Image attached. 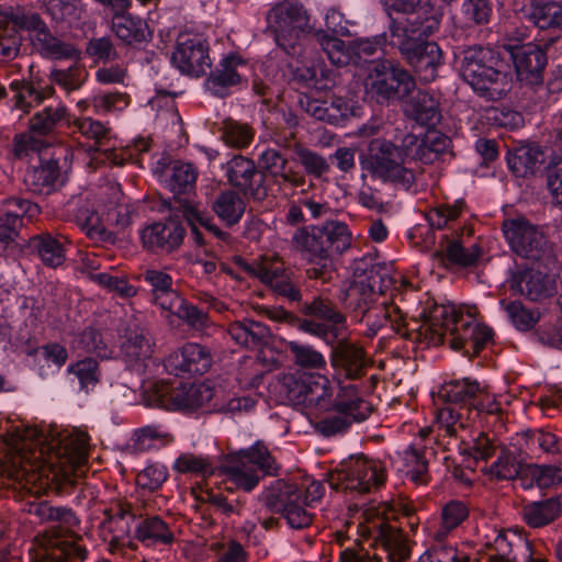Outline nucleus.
Returning a JSON list of instances; mask_svg holds the SVG:
<instances>
[{
  "label": "nucleus",
  "instance_id": "nucleus-54",
  "mask_svg": "<svg viewBox=\"0 0 562 562\" xmlns=\"http://www.w3.org/2000/svg\"><path fill=\"white\" fill-rule=\"evenodd\" d=\"M294 154L305 171V177L311 176L315 179H324L330 171L328 160L317 151L302 145H296L294 146Z\"/></svg>",
  "mask_w": 562,
  "mask_h": 562
},
{
  "label": "nucleus",
  "instance_id": "nucleus-49",
  "mask_svg": "<svg viewBox=\"0 0 562 562\" xmlns=\"http://www.w3.org/2000/svg\"><path fill=\"white\" fill-rule=\"evenodd\" d=\"M88 551L74 541L56 540L38 554V562H83Z\"/></svg>",
  "mask_w": 562,
  "mask_h": 562
},
{
  "label": "nucleus",
  "instance_id": "nucleus-56",
  "mask_svg": "<svg viewBox=\"0 0 562 562\" xmlns=\"http://www.w3.org/2000/svg\"><path fill=\"white\" fill-rule=\"evenodd\" d=\"M68 372L78 380L81 390L89 392L100 382L101 371L99 363L93 358H85L68 367Z\"/></svg>",
  "mask_w": 562,
  "mask_h": 562
},
{
  "label": "nucleus",
  "instance_id": "nucleus-28",
  "mask_svg": "<svg viewBox=\"0 0 562 562\" xmlns=\"http://www.w3.org/2000/svg\"><path fill=\"white\" fill-rule=\"evenodd\" d=\"M403 113L420 125L435 126L441 119L439 101L425 90H413L408 97H403Z\"/></svg>",
  "mask_w": 562,
  "mask_h": 562
},
{
  "label": "nucleus",
  "instance_id": "nucleus-48",
  "mask_svg": "<svg viewBox=\"0 0 562 562\" xmlns=\"http://www.w3.org/2000/svg\"><path fill=\"white\" fill-rule=\"evenodd\" d=\"M544 160L543 151L537 146L516 149L508 157V166L517 177L533 175Z\"/></svg>",
  "mask_w": 562,
  "mask_h": 562
},
{
  "label": "nucleus",
  "instance_id": "nucleus-17",
  "mask_svg": "<svg viewBox=\"0 0 562 562\" xmlns=\"http://www.w3.org/2000/svg\"><path fill=\"white\" fill-rule=\"evenodd\" d=\"M398 49L407 64L413 67L419 79L430 82L436 79L442 53L435 42L422 38H404L397 43Z\"/></svg>",
  "mask_w": 562,
  "mask_h": 562
},
{
  "label": "nucleus",
  "instance_id": "nucleus-1",
  "mask_svg": "<svg viewBox=\"0 0 562 562\" xmlns=\"http://www.w3.org/2000/svg\"><path fill=\"white\" fill-rule=\"evenodd\" d=\"M392 278L387 267L375 263L371 258H361L353 262V279L340 291L339 300L350 311L351 317L364 327V336L372 338L390 325L391 329L406 339L415 335L416 321L407 323L398 305L386 296Z\"/></svg>",
  "mask_w": 562,
  "mask_h": 562
},
{
  "label": "nucleus",
  "instance_id": "nucleus-30",
  "mask_svg": "<svg viewBox=\"0 0 562 562\" xmlns=\"http://www.w3.org/2000/svg\"><path fill=\"white\" fill-rule=\"evenodd\" d=\"M339 391L336 398L329 406L336 413H344L355 418L358 422H362L369 417L371 413L370 404L361 397V389L358 383L341 381L338 383Z\"/></svg>",
  "mask_w": 562,
  "mask_h": 562
},
{
  "label": "nucleus",
  "instance_id": "nucleus-29",
  "mask_svg": "<svg viewBox=\"0 0 562 562\" xmlns=\"http://www.w3.org/2000/svg\"><path fill=\"white\" fill-rule=\"evenodd\" d=\"M509 289L531 300L539 301L550 296L553 284L547 273L535 269H520L512 272Z\"/></svg>",
  "mask_w": 562,
  "mask_h": 562
},
{
  "label": "nucleus",
  "instance_id": "nucleus-46",
  "mask_svg": "<svg viewBox=\"0 0 562 562\" xmlns=\"http://www.w3.org/2000/svg\"><path fill=\"white\" fill-rule=\"evenodd\" d=\"M135 537L146 544H171L175 540L169 526L158 516L143 519L136 527Z\"/></svg>",
  "mask_w": 562,
  "mask_h": 562
},
{
  "label": "nucleus",
  "instance_id": "nucleus-32",
  "mask_svg": "<svg viewBox=\"0 0 562 562\" xmlns=\"http://www.w3.org/2000/svg\"><path fill=\"white\" fill-rule=\"evenodd\" d=\"M65 243V236L55 237L49 233H41L32 236L26 247L31 254L38 256L44 266L56 269L66 260Z\"/></svg>",
  "mask_w": 562,
  "mask_h": 562
},
{
  "label": "nucleus",
  "instance_id": "nucleus-23",
  "mask_svg": "<svg viewBox=\"0 0 562 562\" xmlns=\"http://www.w3.org/2000/svg\"><path fill=\"white\" fill-rule=\"evenodd\" d=\"M164 364L166 370L173 375L203 374L212 364V356L206 347L189 342L181 349L171 352Z\"/></svg>",
  "mask_w": 562,
  "mask_h": 562
},
{
  "label": "nucleus",
  "instance_id": "nucleus-35",
  "mask_svg": "<svg viewBox=\"0 0 562 562\" xmlns=\"http://www.w3.org/2000/svg\"><path fill=\"white\" fill-rule=\"evenodd\" d=\"M142 276L150 286L151 302L161 310L171 308L181 302V295L173 289V279L169 273L158 269H146Z\"/></svg>",
  "mask_w": 562,
  "mask_h": 562
},
{
  "label": "nucleus",
  "instance_id": "nucleus-53",
  "mask_svg": "<svg viewBox=\"0 0 562 562\" xmlns=\"http://www.w3.org/2000/svg\"><path fill=\"white\" fill-rule=\"evenodd\" d=\"M492 7L487 0H464L457 21L462 27L483 25L490 22Z\"/></svg>",
  "mask_w": 562,
  "mask_h": 562
},
{
  "label": "nucleus",
  "instance_id": "nucleus-52",
  "mask_svg": "<svg viewBox=\"0 0 562 562\" xmlns=\"http://www.w3.org/2000/svg\"><path fill=\"white\" fill-rule=\"evenodd\" d=\"M527 453L537 456L540 452L559 454L562 452V441L555 435L542 429L527 430L522 434Z\"/></svg>",
  "mask_w": 562,
  "mask_h": 562
},
{
  "label": "nucleus",
  "instance_id": "nucleus-9",
  "mask_svg": "<svg viewBox=\"0 0 562 562\" xmlns=\"http://www.w3.org/2000/svg\"><path fill=\"white\" fill-rule=\"evenodd\" d=\"M268 30L277 45L289 55H296L301 41L312 34L313 27L305 8L297 2L282 1L267 13Z\"/></svg>",
  "mask_w": 562,
  "mask_h": 562
},
{
  "label": "nucleus",
  "instance_id": "nucleus-14",
  "mask_svg": "<svg viewBox=\"0 0 562 562\" xmlns=\"http://www.w3.org/2000/svg\"><path fill=\"white\" fill-rule=\"evenodd\" d=\"M384 480L385 473L381 463L364 457L350 458L328 477L333 488L350 490L361 494L380 486Z\"/></svg>",
  "mask_w": 562,
  "mask_h": 562
},
{
  "label": "nucleus",
  "instance_id": "nucleus-55",
  "mask_svg": "<svg viewBox=\"0 0 562 562\" xmlns=\"http://www.w3.org/2000/svg\"><path fill=\"white\" fill-rule=\"evenodd\" d=\"M520 464L513 452L501 448L496 460L488 468L483 469V471L497 480H513L519 474Z\"/></svg>",
  "mask_w": 562,
  "mask_h": 562
},
{
  "label": "nucleus",
  "instance_id": "nucleus-10",
  "mask_svg": "<svg viewBox=\"0 0 562 562\" xmlns=\"http://www.w3.org/2000/svg\"><path fill=\"white\" fill-rule=\"evenodd\" d=\"M502 232L510 250L520 258L548 267L554 263L553 248L540 227L526 216L517 215L503 221Z\"/></svg>",
  "mask_w": 562,
  "mask_h": 562
},
{
  "label": "nucleus",
  "instance_id": "nucleus-21",
  "mask_svg": "<svg viewBox=\"0 0 562 562\" xmlns=\"http://www.w3.org/2000/svg\"><path fill=\"white\" fill-rule=\"evenodd\" d=\"M186 229L180 221L170 217L156 222L142 231L144 248L155 254H171L183 243Z\"/></svg>",
  "mask_w": 562,
  "mask_h": 562
},
{
  "label": "nucleus",
  "instance_id": "nucleus-19",
  "mask_svg": "<svg viewBox=\"0 0 562 562\" xmlns=\"http://www.w3.org/2000/svg\"><path fill=\"white\" fill-rule=\"evenodd\" d=\"M228 183L245 195L255 200H263L267 195L266 178L257 169L255 161L241 155H235L224 165Z\"/></svg>",
  "mask_w": 562,
  "mask_h": 562
},
{
  "label": "nucleus",
  "instance_id": "nucleus-13",
  "mask_svg": "<svg viewBox=\"0 0 562 562\" xmlns=\"http://www.w3.org/2000/svg\"><path fill=\"white\" fill-rule=\"evenodd\" d=\"M367 93L379 103L408 97L415 89L413 76L390 61L373 63L366 83Z\"/></svg>",
  "mask_w": 562,
  "mask_h": 562
},
{
  "label": "nucleus",
  "instance_id": "nucleus-6",
  "mask_svg": "<svg viewBox=\"0 0 562 562\" xmlns=\"http://www.w3.org/2000/svg\"><path fill=\"white\" fill-rule=\"evenodd\" d=\"M227 483L244 492H251L265 476H278L280 465L262 441L229 452L217 469Z\"/></svg>",
  "mask_w": 562,
  "mask_h": 562
},
{
  "label": "nucleus",
  "instance_id": "nucleus-20",
  "mask_svg": "<svg viewBox=\"0 0 562 562\" xmlns=\"http://www.w3.org/2000/svg\"><path fill=\"white\" fill-rule=\"evenodd\" d=\"M331 366L338 383L341 381L356 382L367 375L371 362L362 347L340 341L333 349Z\"/></svg>",
  "mask_w": 562,
  "mask_h": 562
},
{
  "label": "nucleus",
  "instance_id": "nucleus-38",
  "mask_svg": "<svg viewBox=\"0 0 562 562\" xmlns=\"http://www.w3.org/2000/svg\"><path fill=\"white\" fill-rule=\"evenodd\" d=\"M302 496L303 491L297 484L277 480L262 493L260 499L271 513L282 514L294 502H301Z\"/></svg>",
  "mask_w": 562,
  "mask_h": 562
},
{
  "label": "nucleus",
  "instance_id": "nucleus-11",
  "mask_svg": "<svg viewBox=\"0 0 562 562\" xmlns=\"http://www.w3.org/2000/svg\"><path fill=\"white\" fill-rule=\"evenodd\" d=\"M391 10L397 15L392 18L390 32L398 41L428 37L439 29L441 14L427 0H394Z\"/></svg>",
  "mask_w": 562,
  "mask_h": 562
},
{
  "label": "nucleus",
  "instance_id": "nucleus-31",
  "mask_svg": "<svg viewBox=\"0 0 562 562\" xmlns=\"http://www.w3.org/2000/svg\"><path fill=\"white\" fill-rule=\"evenodd\" d=\"M374 542L387 553L389 562H406L411 558V546L401 528L382 521L375 527Z\"/></svg>",
  "mask_w": 562,
  "mask_h": 562
},
{
  "label": "nucleus",
  "instance_id": "nucleus-47",
  "mask_svg": "<svg viewBox=\"0 0 562 562\" xmlns=\"http://www.w3.org/2000/svg\"><path fill=\"white\" fill-rule=\"evenodd\" d=\"M245 207L241 196L233 190L221 192L212 204L215 214L229 226L240 221Z\"/></svg>",
  "mask_w": 562,
  "mask_h": 562
},
{
  "label": "nucleus",
  "instance_id": "nucleus-26",
  "mask_svg": "<svg viewBox=\"0 0 562 562\" xmlns=\"http://www.w3.org/2000/svg\"><path fill=\"white\" fill-rule=\"evenodd\" d=\"M520 516L530 529H542L553 525L562 518V494L525 503Z\"/></svg>",
  "mask_w": 562,
  "mask_h": 562
},
{
  "label": "nucleus",
  "instance_id": "nucleus-62",
  "mask_svg": "<svg viewBox=\"0 0 562 562\" xmlns=\"http://www.w3.org/2000/svg\"><path fill=\"white\" fill-rule=\"evenodd\" d=\"M222 138L231 147L244 148L251 143L254 131L248 124L227 120L224 122Z\"/></svg>",
  "mask_w": 562,
  "mask_h": 562
},
{
  "label": "nucleus",
  "instance_id": "nucleus-27",
  "mask_svg": "<svg viewBox=\"0 0 562 562\" xmlns=\"http://www.w3.org/2000/svg\"><path fill=\"white\" fill-rule=\"evenodd\" d=\"M262 283L289 303L299 304L303 299L300 284L294 280L293 272L286 269L278 257H271V262H268Z\"/></svg>",
  "mask_w": 562,
  "mask_h": 562
},
{
  "label": "nucleus",
  "instance_id": "nucleus-45",
  "mask_svg": "<svg viewBox=\"0 0 562 562\" xmlns=\"http://www.w3.org/2000/svg\"><path fill=\"white\" fill-rule=\"evenodd\" d=\"M527 19L541 30L562 29V5L555 1L533 2Z\"/></svg>",
  "mask_w": 562,
  "mask_h": 562
},
{
  "label": "nucleus",
  "instance_id": "nucleus-16",
  "mask_svg": "<svg viewBox=\"0 0 562 562\" xmlns=\"http://www.w3.org/2000/svg\"><path fill=\"white\" fill-rule=\"evenodd\" d=\"M297 312L323 327L321 335H314L317 338L327 340L330 337L335 340L346 330V315L326 296L315 295L311 301L302 300L297 304Z\"/></svg>",
  "mask_w": 562,
  "mask_h": 562
},
{
  "label": "nucleus",
  "instance_id": "nucleus-24",
  "mask_svg": "<svg viewBox=\"0 0 562 562\" xmlns=\"http://www.w3.org/2000/svg\"><path fill=\"white\" fill-rule=\"evenodd\" d=\"M509 52L520 81H525L527 85L542 81L547 54L539 45L527 43L520 46H510Z\"/></svg>",
  "mask_w": 562,
  "mask_h": 562
},
{
  "label": "nucleus",
  "instance_id": "nucleus-15",
  "mask_svg": "<svg viewBox=\"0 0 562 562\" xmlns=\"http://www.w3.org/2000/svg\"><path fill=\"white\" fill-rule=\"evenodd\" d=\"M196 179L195 166L190 162L176 161L167 181L172 196L164 200L162 205L172 212L181 213L182 216L198 215V206L189 198L194 192Z\"/></svg>",
  "mask_w": 562,
  "mask_h": 562
},
{
  "label": "nucleus",
  "instance_id": "nucleus-12",
  "mask_svg": "<svg viewBox=\"0 0 562 562\" xmlns=\"http://www.w3.org/2000/svg\"><path fill=\"white\" fill-rule=\"evenodd\" d=\"M214 396V389L206 383L153 382L144 392L147 406L166 409L195 411Z\"/></svg>",
  "mask_w": 562,
  "mask_h": 562
},
{
  "label": "nucleus",
  "instance_id": "nucleus-3",
  "mask_svg": "<svg viewBox=\"0 0 562 562\" xmlns=\"http://www.w3.org/2000/svg\"><path fill=\"white\" fill-rule=\"evenodd\" d=\"M351 244L352 234L348 225L338 221L299 227L291 237L292 248L310 265L307 278L323 283L331 280L334 258L347 251Z\"/></svg>",
  "mask_w": 562,
  "mask_h": 562
},
{
  "label": "nucleus",
  "instance_id": "nucleus-63",
  "mask_svg": "<svg viewBox=\"0 0 562 562\" xmlns=\"http://www.w3.org/2000/svg\"><path fill=\"white\" fill-rule=\"evenodd\" d=\"M165 311H168L178 316L187 325L195 329H202L206 327L209 323L207 314L198 308L195 305L189 303L182 296L180 303L175 304L171 308H166Z\"/></svg>",
  "mask_w": 562,
  "mask_h": 562
},
{
  "label": "nucleus",
  "instance_id": "nucleus-61",
  "mask_svg": "<svg viewBox=\"0 0 562 562\" xmlns=\"http://www.w3.org/2000/svg\"><path fill=\"white\" fill-rule=\"evenodd\" d=\"M10 89L15 93L14 108L23 113H29L34 105L41 103L37 88L30 81L14 80L10 83Z\"/></svg>",
  "mask_w": 562,
  "mask_h": 562
},
{
  "label": "nucleus",
  "instance_id": "nucleus-59",
  "mask_svg": "<svg viewBox=\"0 0 562 562\" xmlns=\"http://www.w3.org/2000/svg\"><path fill=\"white\" fill-rule=\"evenodd\" d=\"M87 71L77 63L67 69H53L49 79L67 92L78 90L85 82Z\"/></svg>",
  "mask_w": 562,
  "mask_h": 562
},
{
  "label": "nucleus",
  "instance_id": "nucleus-33",
  "mask_svg": "<svg viewBox=\"0 0 562 562\" xmlns=\"http://www.w3.org/2000/svg\"><path fill=\"white\" fill-rule=\"evenodd\" d=\"M70 124V114L63 103L48 105L31 116L27 128L41 137L55 136L59 128Z\"/></svg>",
  "mask_w": 562,
  "mask_h": 562
},
{
  "label": "nucleus",
  "instance_id": "nucleus-50",
  "mask_svg": "<svg viewBox=\"0 0 562 562\" xmlns=\"http://www.w3.org/2000/svg\"><path fill=\"white\" fill-rule=\"evenodd\" d=\"M75 221L77 225L86 232V235L94 241L114 243L115 236L112 232L106 229L98 214L87 205L78 209Z\"/></svg>",
  "mask_w": 562,
  "mask_h": 562
},
{
  "label": "nucleus",
  "instance_id": "nucleus-2",
  "mask_svg": "<svg viewBox=\"0 0 562 562\" xmlns=\"http://www.w3.org/2000/svg\"><path fill=\"white\" fill-rule=\"evenodd\" d=\"M18 436L20 468L16 470V480L31 495L45 493L58 475L71 483L70 471H76L87 462L88 436L83 432L46 442L41 430L26 427Z\"/></svg>",
  "mask_w": 562,
  "mask_h": 562
},
{
  "label": "nucleus",
  "instance_id": "nucleus-36",
  "mask_svg": "<svg viewBox=\"0 0 562 562\" xmlns=\"http://www.w3.org/2000/svg\"><path fill=\"white\" fill-rule=\"evenodd\" d=\"M495 554L491 562H520V558H530V541L516 532H502L492 543Z\"/></svg>",
  "mask_w": 562,
  "mask_h": 562
},
{
  "label": "nucleus",
  "instance_id": "nucleus-39",
  "mask_svg": "<svg viewBox=\"0 0 562 562\" xmlns=\"http://www.w3.org/2000/svg\"><path fill=\"white\" fill-rule=\"evenodd\" d=\"M33 44L38 53L50 59H80V52L70 43L55 36L50 30L45 27L38 34L33 35Z\"/></svg>",
  "mask_w": 562,
  "mask_h": 562
},
{
  "label": "nucleus",
  "instance_id": "nucleus-57",
  "mask_svg": "<svg viewBox=\"0 0 562 562\" xmlns=\"http://www.w3.org/2000/svg\"><path fill=\"white\" fill-rule=\"evenodd\" d=\"M2 216L22 226L23 217L34 218L40 213L37 204L22 198H9L2 202Z\"/></svg>",
  "mask_w": 562,
  "mask_h": 562
},
{
  "label": "nucleus",
  "instance_id": "nucleus-34",
  "mask_svg": "<svg viewBox=\"0 0 562 562\" xmlns=\"http://www.w3.org/2000/svg\"><path fill=\"white\" fill-rule=\"evenodd\" d=\"M227 333L236 344L248 349L261 348L268 345L271 338L267 325L250 318L229 324Z\"/></svg>",
  "mask_w": 562,
  "mask_h": 562
},
{
  "label": "nucleus",
  "instance_id": "nucleus-5",
  "mask_svg": "<svg viewBox=\"0 0 562 562\" xmlns=\"http://www.w3.org/2000/svg\"><path fill=\"white\" fill-rule=\"evenodd\" d=\"M497 54L480 45L461 52L460 75L473 90L490 100L503 99L512 89L510 76L498 69Z\"/></svg>",
  "mask_w": 562,
  "mask_h": 562
},
{
  "label": "nucleus",
  "instance_id": "nucleus-51",
  "mask_svg": "<svg viewBox=\"0 0 562 562\" xmlns=\"http://www.w3.org/2000/svg\"><path fill=\"white\" fill-rule=\"evenodd\" d=\"M482 394H484V387H481L476 381L463 379L447 383L442 386L439 396L450 403H469L471 405V402H474Z\"/></svg>",
  "mask_w": 562,
  "mask_h": 562
},
{
  "label": "nucleus",
  "instance_id": "nucleus-44",
  "mask_svg": "<svg viewBox=\"0 0 562 562\" xmlns=\"http://www.w3.org/2000/svg\"><path fill=\"white\" fill-rule=\"evenodd\" d=\"M24 512L38 518L41 522H60L67 526H75L77 518L71 509L55 507L46 501H32L24 504Z\"/></svg>",
  "mask_w": 562,
  "mask_h": 562
},
{
  "label": "nucleus",
  "instance_id": "nucleus-18",
  "mask_svg": "<svg viewBox=\"0 0 562 562\" xmlns=\"http://www.w3.org/2000/svg\"><path fill=\"white\" fill-rule=\"evenodd\" d=\"M172 64L182 72L200 77L211 68L209 47L202 38L191 34H180L171 56Z\"/></svg>",
  "mask_w": 562,
  "mask_h": 562
},
{
  "label": "nucleus",
  "instance_id": "nucleus-4",
  "mask_svg": "<svg viewBox=\"0 0 562 562\" xmlns=\"http://www.w3.org/2000/svg\"><path fill=\"white\" fill-rule=\"evenodd\" d=\"M492 329L476 324L470 311L456 308L453 305L434 307L417 329V339L435 346L449 336L453 350H461L464 356L474 357L492 339Z\"/></svg>",
  "mask_w": 562,
  "mask_h": 562
},
{
  "label": "nucleus",
  "instance_id": "nucleus-58",
  "mask_svg": "<svg viewBox=\"0 0 562 562\" xmlns=\"http://www.w3.org/2000/svg\"><path fill=\"white\" fill-rule=\"evenodd\" d=\"M501 305L506 311L513 325L519 330H529L539 321V313L525 307L520 301L506 303V301L503 300L501 301Z\"/></svg>",
  "mask_w": 562,
  "mask_h": 562
},
{
  "label": "nucleus",
  "instance_id": "nucleus-8",
  "mask_svg": "<svg viewBox=\"0 0 562 562\" xmlns=\"http://www.w3.org/2000/svg\"><path fill=\"white\" fill-rule=\"evenodd\" d=\"M274 389L284 403L329 411L333 394L330 381L325 375L283 373L279 375Z\"/></svg>",
  "mask_w": 562,
  "mask_h": 562
},
{
  "label": "nucleus",
  "instance_id": "nucleus-64",
  "mask_svg": "<svg viewBox=\"0 0 562 562\" xmlns=\"http://www.w3.org/2000/svg\"><path fill=\"white\" fill-rule=\"evenodd\" d=\"M436 425L438 430L448 437H458L459 432L465 428L462 413L452 406L442 407L437 412Z\"/></svg>",
  "mask_w": 562,
  "mask_h": 562
},
{
  "label": "nucleus",
  "instance_id": "nucleus-37",
  "mask_svg": "<svg viewBox=\"0 0 562 562\" xmlns=\"http://www.w3.org/2000/svg\"><path fill=\"white\" fill-rule=\"evenodd\" d=\"M151 338L146 329H130L121 346L122 357L131 368L140 369L151 358Z\"/></svg>",
  "mask_w": 562,
  "mask_h": 562
},
{
  "label": "nucleus",
  "instance_id": "nucleus-22",
  "mask_svg": "<svg viewBox=\"0 0 562 562\" xmlns=\"http://www.w3.org/2000/svg\"><path fill=\"white\" fill-rule=\"evenodd\" d=\"M403 146L407 158L425 165H431L448 153L451 139L439 132L429 131L423 137L414 134L405 135Z\"/></svg>",
  "mask_w": 562,
  "mask_h": 562
},
{
  "label": "nucleus",
  "instance_id": "nucleus-40",
  "mask_svg": "<svg viewBox=\"0 0 562 562\" xmlns=\"http://www.w3.org/2000/svg\"><path fill=\"white\" fill-rule=\"evenodd\" d=\"M60 177L58 161L48 159L33 167L24 176V182L34 193H49L54 190Z\"/></svg>",
  "mask_w": 562,
  "mask_h": 562
},
{
  "label": "nucleus",
  "instance_id": "nucleus-42",
  "mask_svg": "<svg viewBox=\"0 0 562 562\" xmlns=\"http://www.w3.org/2000/svg\"><path fill=\"white\" fill-rule=\"evenodd\" d=\"M112 31L126 44L139 43L146 40L147 24L138 18L124 12H114Z\"/></svg>",
  "mask_w": 562,
  "mask_h": 562
},
{
  "label": "nucleus",
  "instance_id": "nucleus-25",
  "mask_svg": "<svg viewBox=\"0 0 562 562\" xmlns=\"http://www.w3.org/2000/svg\"><path fill=\"white\" fill-rule=\"evenodd\" d=\"M259 167L268 172L280 188H304L307 180L304 173L288 168L285 155L276 148H267L258 158Z\"/></svg>",
  "mask_w": 562,
  "mask_h": 562
},
{
  "label": "nucleus",
  "instance_id": "nucleus-43",
  "mask_svg": "<svg viewBox=\"0 0 562 562\" xmlns=\"http://www.w3.org/2000/svg\"><path fill=\"white\" fill-rule=\"evenodd\" d=\"M441 251L434 252V257L441 261L447 260L449 263L459 267H471L476 263L481 256L477 245L464 247L459 240L446 238V245L441 246Z\"/></svg>",
  "mask_w": 562,
  "mask_h": 562
},
{
  "label": "nucleus",
  "instance_id": "nucleus-60",
  "mask_svg": "<svg viewBox=\"0 0 562 562\" xmlns=\"http://www.w3.org/2000/svg\"><path fill=\"white\" fill-rule=\"evenodd\" d=\"M288 349L293 356L294 363L301 368L322 369L326 366L323 355L311 346L290 341L288 342Z\"/></svg>",
  "mask_w": 562,
  "mask_h": 562
},
{
  "label": "nucleus",
  "instance_id": "nucleus-7",
  "mask_svg": "<svg viewBox=\"0 0 562 562\" xmlns=\"http://www.w3.org/2000/svg\"><path fill=\"white\" fill-rule=\"evenodd\" d=\"M406 150L385 139H373L368 147V155L361 165L373 178L392 182L405 189L415 181L414 171L406 166Z\"/></svg>",
  "mask_w": 562,
  "mask_h": 562
},
{
  "label": "nucleus",
  "instance_id": "nucleus-41",
  "mask_svg": "<svg viewBox=\"0 0 562 562\" xmlns=\"http://www.w3.org/2000/svg\"><path fill=\"white\" fill-rule=\"evenodd\" d=\"M238 66L245 67V64L238 57L229 56L225 58L207 79L209 89L217 95H223L226 88L239 83Z\"/></svg>",
  "mask_w": 562,
  "mask_h": 562
}]
</instances>
